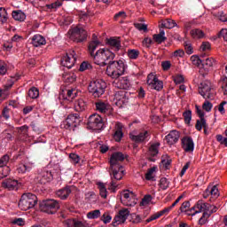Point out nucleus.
Returning a JSON list of instances; mask_svg holds the SVG:
<instances>
[{"label":"nucleus","mask_w":227,"mask_h":227,"mask_svg":"<svg viewBox=\"0 0 227 227\" xmlns=\"http://www.w3.org/2000/svg\"><path fill=\"white\" fill-rule=\"evenodd\" d=\"M171 210H173L172 206H170L168 207H165L161 211H159V212L153 214V215H151L149 218H147L145 220V223H152V221H155L156 219H159V217H161V215H164L165 214L166 215L169 214V212H171Z\"/></svg>","instance_id":"obj_23"},{"label":"nucleus","mask_w":227,"mask_h":227,"mask_svg":"<svg viewBox=\"0 0 227 227\" xmlns=\"http://www.w3.org/2000/svg\"><path fill=\"white\" fill-rule=\"evenodd\" d=\"M98 187L101 198H107V188H106V184L104 183H98Z\"/></svg>","instance_id":"obj_45"},{"label":"nucleus","mask_w":227,"mask_h":227,"mask_svg":"<svg viewBox=\"0 0 227 227\" xmlns=\"http://www.w3.org/2000/svg\"><path fill=\"white\" fill-rule=\"evenodd\" d=\"M159 148H160V143L155 142L149 146L148 153L151 157H157L159 154Z\"/></svg>","instance_id":"obj_32"},{"label":"nucleus","mask_w":227,"mask_h":227,"mask_svg":"<svg viewBox=\"0 0 227 227\" xmlns=\"http://www.w3.org/2000/svg\"><path fill=\"white\" fill-rule=\"evenodd\" d=\"M2 185L4 189H8V191H17L19 181L15 179H7L2 183Z\"/></svg>","instance_id":"obj_26"},{"label":"nucleus","mask_w":227,"mask_h":227,"mask_svg":"<svg viewBox=\"0 0 227 227\" xmlns=\"http://www.w3.org/2000/svg\"><path fill=\"white\" fill-rule=\"evenodd\" d=\"M212 212H204L202 216L199 219V224L200 226H203V224H207V223H208V218L210 217V215H212Z\"/></svg>","instance_id":"obj_41"},{"label":"nucleus","mask_w":227,"mask_h":227,"mask_svg":"<svg viewBox=\"0 0 227 227\" xmlns=\"http://www.w3.org/2000/svg\"><path fill=\"white\" fill-rule=\"evenodd\" d=\"M115 133L114 135V139L117 142L120 143L121 141V137H123V131L121 129H123V124L117 122L115 125Z\"/></svg>","instance_id":"obj_30"},{"label":"nucleus","mask_w":227,"mask_h":227,"mask_svg":"<svg viewBox=\"0 0 227 227\" xmlns=\"http://www.w3.org/2000/svg\"><path fill=\"white\" fill-rule=\"evenodd\" d=\"M37 203L36 195L33 193H24L19 202V207L20 210H29L35 208Z\"/></svg>","instance_id":"obj_4"},{"label":"nucleus","mask_w":227,"mask_h":227,"mask_svg":"<svg viewBox=\"0 0 227 227\" xmlns=\"http://www.w3.org/2000/svg\"><path fill=\"white\" fill-rule=\"evenodd\" d=\"M178 26L176 22L171 19H167L165 20H161L160 27H165L166 29H173V27H176Z\"/></svg>","instance_id":"obj_34"},{"label":"nucleus","mask_w":227,"mask_h":227,"mask_svg":"<svg viewBox=\"0 0 227 227\" xmlns=\"http://www.w3.org/2000/svg\"><path fill=\"white\" fill-rule=\"evenodd\" d=\"M106 88L107 83L102 79L92 80L88 86L89 92H90L95 98H100V97L106 93Z\"/></svg>","instance_id":"obj_3"},{"label":"nucleus","mask_w":227,"mask_h":227,"mask_svg":"<svg viewBox=\"0 0 227 227\" xmlns=\"http://www.w3.org/2000/svg\"><path fill=\"white\" fill-rule=\"evenodd\" d=\"M152 200H153L152 195L150 194L145 195V197L142 199V201L140 202V205L142 207H146V205H150V202L152 201Z\"/></svg>","instance_id":"obj_52"},{"label":"nucleus","mask_w":227,"mask_h":227,"mask_svg":"<svg viewBox=\"0 0 227 227\" xmlns=\"http://www.w3.org/2000/svg\"><path fill=\"white\" fill-rule=\"evenodd\" d=\"M211 45L208 42H203L202 44L200 45V51H210Z\"/></svg>","instance_id":"obj_63"},{"label":"nucleus","mask_w":227,"mask_h":227,"mask_svg":"<svg viewBox=\"0 0 227 227\" xmlns=\"http://www.w3.org/2000/svg\"><path fill=\"white\" fill-rule=\"evenodd\" d=\"M149 136L150 134L146 130L140 133H137V131H132L129 133V139L134 141V143H144V141L148 139Z\"/></svg>","instance_id":"obj_17"},{"label":"nucleus","mask_w":227,"mask_h":227,"mask_svg":"<svg viewBox=\"0 0 227 227\" xmlns=\"http://www.w3.org/2000/svg\"><path fill=\"white\" fill-rule=\"evenodd\" d=\"M114 102L117 107H123V106L129 104V93L125 90L117 91L114 95Z\"/></svg>","instance_id":"obj_14"},{"label":"nucleus","mask_w":227,"mask_h":227,"mask_svg":"<svg viewBox=\"0 0 227 227\" xmlns=\"http://www.w3.org/2000/svg\"><path fill=\"white\" fill-rule=\"evenodd\" d=\"M41 210L46 214H56L59 210V202L56 200H46L41 204Z\"/></svg>","instance_id":"obj_7"},{"label":"nucleus","mask_w":227,"mask_h":227,"mask_svg":"<svg viewBox=\"0 0 227 227\" xmlns=\"http://www.w3.org/2000/svg\"><path fill=\"white\" fill-rule=\"evenodd\" d=\"M76 221L75 219H67L64 222V224H66L67 227H75Z\"/></svg>","instance_id":"obj_61"},{"label":"nucleus","mask_w":227,"mask_h":227,"mask_svg":"<svg viewBox=\"0 0 227 227\" xmlns=\"http://www.w3.org/2000/svg\"><path fill=\"white\" fill-rule=\"evenodd\" d=\"M75 90H63L59 93V98H62L63 100H72V98H75Z\"/></svg>","instance_id":"obj_28"},{"label":"nucleus","mask_w":227,"mask_h":227,"mask_svg":"<svg viewBox=\"0 0 227 227\" xmlns=\"http://www.w3.org/2000/svg\"><path fill=\"white\" fill-rule=\"evenodd\" d=\"M47 43V41H45V37L40 35H35L32 37V44L34 47H40L42 45H45Z\"/></svg>","instance_id":"obj_31"},{"label":"nucleus","mask_w":227,"mask_h":227,"mask_svg":"<svg viewBox=\"0 0 227 227\" xmlns=\"http://www.w3.org/2000/svg\"><path fill=\"white\" fill-rule=\"evenodd\" d=\"M160 187L162 189V191H166L168 187H169V181H168V178L161 177L160 180Z\"/></svg>","instance_id":"obj_51"},{"label":"nucleus","mask_w":227,"mask_h":227,"mask_svg":"<svg viewBox=\"0 0 227 227\" xmlns=\"http://www.w3.org/2000/svg\"><path fill=\"white\" fill-rule=\"evenodd\" d=\"M106 43L114 52H118L121 49V41H120V38L112 37L107 40Z\"/></svg>","instance_id":"obj_25"},{"label":"nucleus","mask_w":227,"mask_h":227,"mask_svg":"<svg viewBox=\"0 0 227 227\" xmlns=\"http://www.w3.org/2000/svg\"><path fill=\"white\" fill-rule=\"evenodd\" d=\"M215 63V59H214V58H207L202 60V67L206 72H209Z\"/></svg>","instance_id":"obj_36"},{"label":"nucleus","mask_w":227,"mask_h":227,"mask_svg":"<svg viewBox=\"0 0 227 227\" xmlns=\"http://www.w3.org/2000/svg\"><path fill=\"white\" fill-rule=\"evenodd\" d=\"M86 101L84 99H78L74 103V111L77 113H82V111H86Z\"/></svg>","instance_id":"obj_37"},{"label":"nucleus","mask_w":227,"mask_h":227,"mask_svg":"<svg viewBox=\"0 0 227 227\" xmlns=\"http://www.w3.org/2000/svg\"><path fill=\"white\" fill-rule=\"evenodd\" d=\"M96 109L98 113H107V111H109V104L98 101L96 103Z\"/></svg>","instance_id":"obj_38"},{"label":"nucleus","mask_w":227,"mask_h":227,"mask_svg":"<svg viewBox=\"0 0 227 227\" xmlns=\"http://www.w3.org/2000/svg\"><path fill=\"white\" fill-rule=\"evenodd\" d=\"M190 35L194 40H201V38H205V32L199 28L192 29Z\"/></svg>","instance_id":"obj_35"},{"label":"nucleus","mask_w":227,"mask_h":227,"mask_svg":"<svg viewBox=\"0 0 227 227\" xmlns=\"http://www.w3.org/2000/svg\"><path fill=\"white\" fill-rule=\"evenodd\" d=\"M81 121L79 114H69L67 118L60 124L61 129H72V127H77V124Z\"/></svg>","instance_id":"obj_13"},{"label":"nucleus","mask_w":227,"mask_h":227,"mask_svg":"<svg viewBox=\"0 0 227 227\" xmlns=\"http://www.w3.org/2000/svg\"><path fill=\"white\" fill-rule=\"evenodd\" d=\"M195 128L197 130H202L204 129V132H207V121L205 118L198 120Z\"/></svg>","instance_id":"obj_42"},{"label":"nucleus","mask_w":227,"mask_h":227,"mask_svg":"<svg viewBox=\"0 0 227 227\" xmlns=\"http://www.w3.org/2000/svg\"><path fill=\"white\" fill-rule=\"evenodd\" d=\"M77 76L74 73H66L63 74V81L64 82H75Z\"/></svg>","instance_id":"obj_40"},{"label":"nucleus","mask_w":227,"mask_h":227,"mask_svg":"<svg viewBox=\"0 0 227 227\" xmlns=\"http://www.w3.org/2000/svg\"><path fill=\"white\" fill-rule=\"evenodd\" d=\"M74 186H67L57 191L56 194L60 200H67V198H68L70 194H72V191H74Z\"/></svg>","instance_id":"obj_24"},{"label":"nucleus","mask_w":227,"mask_h":227,"mask_svg":"<svg viewBox=\"0 0 227 227\" xmlns=\"http://www.w3.org/2000/svg\"><path fill=\"white\" fill-rule=\"evenodd\" d=\"M35 168V163L33 162H27L25 164H20L18 166L17 171L18 173H20L21 175H24V173H27L28 171H31Z\"/></svg>","instance_id":"obj_29"},{"label":"nucleus","mask_w":227,"mask_h":227,"mask_svg":"<svg viewBox=\"0 0 227 227\" xmlns=\"http://www.w3.org/2000/svg\"><path fill=\"white\" fill-rule=\"evenodd\" d=\"M184 56H185V51L182 49L176 50L172 53V58H184Z\"/></svg>","instance_id":"obj_59"},{"label":"nucleus","mask_w":227,"mask_h":227,"mask_svg":"<svg viewBox=\"0 0 227 227\" xmlns=\"http://www.w3.org/2000/svg\"><path fill=\"white\" fill-rule=\"evenodd\" d=\"M88 219H98L100 217V210L96 209L87 214Z\"/></svg>","instance_id":"obj_49"},{"label":"nucleus","mask_w":227,"mask_h":227,"mask_svg":"<svg viewBox=\"0 0 227 227\" xmlns=\"http://www.w3.org/2000/svg\"><path fill=\"white\" fill-rule=\"evenodd\" d=\"M184 81V75L182 74H176V76H174V82H176V84H182Z\"/></svg>","instance_id":"obj_62"},{"label":"nucleus","mask_w":227,"mask_h":227,"mask_svg":"<svg viewBox=\"0 0 227 227\" xmlns=\"http://www.w3.org/2000/svg\"><path fill=\"white\" fill-rule=\"evenodd\" d=\"M128 58L129 59H137L139 58V51L137 50H128Z\"/></svg>","instance_id":"obj_48"},{"label":"nucleus","mask_w":227,"mask_h":227,"mask_svg":"<svg viewBox=\"0 0 227 227\" xmlns=\"http://www.w3.org/2000/svg\"><path fill=\"white\" fill-rule=\"evenodd\" d=\"M129 215H130V211L129 208L121 209L118 214L114 218L113 226H119V224H123L127 221Z\"/></svg>","instance_id":"obj_15"},{"label":"nucleus","mask_w":227,"mask_h":227,"mask_svg":"<svg viewBox=\"0 0 227 227\" xmlns=\"http://www.w3.org/2000/svg\"><path fill=\"white\" fill-rule=\"evenodd\" d=\"M223 95H227V77H223L220 81Z\"/></svg>","instance_id":"obj_58"},{"label":"nucleus","mask_w":227,"mask_h":227,"mask_svg":"<svg viewBox=\"0 0 227 227\" xmlns=\"http://www.w3.org/2000/svg\"><path fill=\"white\" fill-rule=\"evenodd\" d=\"M8 162H10V156H8L7 154L0 158V173L4 176H8L10 173V168L8 167H5V168H4V166L8 164Z\"/></svg>","instance_id":"obj_19"},{"label":"nucleus","mask_w":227,"mask_h":227,"mask_svg":"<svg viewBox=\"0 0 227 227\" xmlns=\"http://www.w3.org/2000/svg\"><path fill=\"white\" fill-rule=\"evenodd\" d=\"M110 176H111V187L112 189H116L117 185L114 180H121L125 176V168L121 165H117L115 167L110 166Z\"/></svg>","instance_id":"obj_6"},{"label":"nucleus","mask_w":227,"mask_h":227,"mask_svg":"<svg viewBox=\"0 0 227 227\" xmlns=\"http://www.w3.org/2000/svg\"><path fill=\"white\" fill-rule=\"evenodd\" d=\"M103 127L104 121L98 114H94L89 117L88 129H90V130H100Z\"/></svg>","instance_id":"obj_10"},{"label":"nucleus","mask_w":227,"mask_h":227,"mask_svg":"<svg viewBox=\"0 0 227 227\" xmlns=\"http://www.w3.org/2000/svg\"><path fill=\"white\" fill-rule=\"evenodd\" d=\"M193 210H195V213L197 214H201V212H203V214H205V212L215 213L217 212V207L210 205L203 200H198L193 206Z\"/></svg>","instance_id":"obj_9"},{"label":"nucleus","mask_w":227,"mask_h":227,"mask_svg":"<svg viewBox=\"0 0 227 227\" xmlns=\"http://www.w3.org/2000/svg\"><path fill=\"white\" fill-rule=\"evenodd\" d=\"M183 148L184 152H194V142L191 137H184L182 139Z\"/></svg>","instance_id":"obj_27"},{"label":"nucleus","mask_w":227,"mask_h":227,"mask_svg":"<svg viewBox=\"0 0 227 227\" xmlns=\"http://www.w3.org/2000/svg\"><path fill=\"white\" fill-rule=\"evenodd\" d=\"M191 61L192 65H195V67H200V65H203V60L200 59V57L193 55L191 57Z\"/></svg>","instance_id":"obj_54"},{"label":"nucleus","mask_w":227,"mask_h":227,"mask_svg":"<svg viewBox=\"0 0 227 227\" xmlns=\"http://www.w3.org/2000/svg\"><path fill=\"white\" fill-rule=\"evenodd\" d=\"M199 93L203 98L213 100L214 91H212V83L210 82H204L200 84Z\"/></svg>","instance_id":"obj_11"},{"label":"nucleus","mask_w":227,"mask_h":227,"mask_svg":"<svg viewBox=\"0 0 227 227\" xmlns=\"http://www.w3.org/2000/svg\"><path fill=\"white\" fill-rule=\"evenodd\" d=\"M125 159H127V155L123 154L122 153H114L110 157V166H121L120 162H123Z\"/></svg>","instance_id":"obj_18"},{"label":"nucleus","mask_w":227,"mask_h":227,"mask_svg":"<svg viewBox=\"0 0 227 227\" xmlns=\"http://www.w3.org/2000/svg\"><path fill=\"white\" fill-rule=\"evenodd\" d=\"M153 40L156 42V43H162V42H166V32H164V29H160L159 34H154L153 35Z\"/></svg>","instance_id":"obj_33"},{"label":"nucleus","mask_w":227,"mask_h":227,"mask_svg":"<svg viewBox=\"0 0 227 227\" xmlns=\"http://www.w3.org/2000/svg\"><path fill=\"white\" fill-rule=\"evenodd\" d=\"M155 171H157L156 167L151 168L145 174V180H153L155 178Z\"/></svg>","instance_id":"obj_47"},{"label":"nucleus","mask_w":227,"mask_h":227,"mask_svg":"<svg viewBox=\"0 0 227 227\" xmlns=\"http://www.w3.org/2000/svg\"><path fill=\"white\" fill-rule=\"evenodd\" d=\"M94 63L99 67H106L113 62L116 55L107 48L99 49L94 55Z\"/></svg>","instance_id":"obj_2"},{"label":"nucleus","mask_w":227,"mask_h":227,"mask_svg":"<svg viewBox=\"0 0 227 227\" xmlns=\"http://www.w3.org/2000/svg\"><path fill=\"white\" fill-rule=\"evenodd\" d=\"M114 86L119 90H129L130 88V80L127 76L121 77L114 82Z\"/></svg>","instance_id":"obj_21"},{"label":"nucleus","mask_w":227,"mask_h":227,"mask_svg":"<svg viewBox=\"0 0 227 227\" xmlns=\"http://www.w3.org/2000/svg\"><path fill=\"white\" fill-rule=\"evenodd\" d=\"M121 201L125 207H134L137 203V197L133 192L125 190L121 193Z\"/></svg>","instance_id":"obj_8"},{"label":"nucleus","mask_w":227,"mask_h":227,"mask_svg":"<svg viewBox=\"0 0 227 227\" xmlns=\"http://www.w3.org/2000/svg\"><path fill=\"white\" fill-rule=\"evenodd\" d=\"M69 159H71V160H72V162H74V164H78L79 160H81V158L79 157V155H77L75 153H70Z\"/></svg>","instance_id":"obj_60"},{"label":"nucleus","mask_w":227,"mask_h":227,"mask_svg":"<svg viewBox=\"0 0 227 227\" xmlns=\"http://www.w3.org/2000/svg\"><path fill=\"white\" fill-rule=\"evenodd\" d=\"M112 219H113V216H111V215H109V213H105L101 217V221H103V223L105 224H109V223H111Z\"/></svg>","instance_id":"obj_56"},{"label":"nucleus","mask_w":227,"mask_h":227,"mask_svg":"<svg viewBox=\"0 0 227 227\" xmlns=\"http://www.w3.org/2000/svg\"><path fill=\"white\" fill-rule=\"evenodd\" d=\"M126 70L127 65L125 64V60H112V62L107 65L106 73L108 77H111V79H119L123 75V74H125Z\"/></svg>","instance_id":"obj_1"},{"label":"nucleus","mask_w":227,"mask_h":227,"mask_svg":"<svg viewBox=\"0 0 227 227\" xmlns=\"http://www.w3.org/2000/svg\"><path fill=\"white\" fill-rule=\"evenodd\" d=\"M147 84L151 90H156V91H160L164 87L162 81H160L159 78H157V75L153 73L147 75Z\"/></svg>","instance_id":"obj_12"},{"label":"nucleus","mask_w":227,"mask_h":227,"mask_svg":"<svg viewBox=\"0 0 227 227\" xmlns=\"http://www.w3.org/2000/svg\"><path fill=\"white\" fill-rule=\"evenodd\" d=\"M18 78L12 77L7 80V82L4 84V89L5 90H10L13 84H15V81H17Z\"/></svg>","instance_id":"obj_57"},{"label":"nucleus","mask_w":227,"mask_h":227,"mask_svg":"<svg viewBox=\"0 0 227 227\" xmlns=\"http://www.w3.org/2000/svg\"><path fill=\"white\" fill-rule=\"evenodd\" d=\"M77 58L75 57V51H70L64 56L61 59V65L62 67H65L66 68H72L74 65H75Z\"/></svg>","instance_id":"obj_16"},{"label":"nucleus","mask_w":227,"mask_h":227,"mask_svg":"<svg viewBox=\"0 0 227 227\" xmlns=\"http://www.w3.org/2000/svg\"><path fill=\"white\" fill-rule=\"evenodd\" d=\"M68 35L70 40L77 43L84 42V40L88 38V33L82 28V27L80 26L71 27V29L68 31Z\"/></svg>","instance_id":"obj_5"},{"label":"nucleus","mask_w":227,"mask_h":227,"mask_svg":"<svg viewBox=\"0 0 227 227\" xmlns=\"http://www.w3.org/2000/svg\"><path fill=\"white\" fill-rule=\"evenodd\" d=\"M12 18L19 22H24L26 20V14L22 11H14L12 12Z\"/></svg>","instance_id":"obj_39"},{"label":"nucleus","mask_w":227,"mask_h":227,"mask_svg":"<svg viewBox=\"0 0 227 227\" xmlns=\"http://www.w3.org/2000/svg\"><path fill=\"white\" fill-rule=\"evenodd\" d=\"M0 22L2 24H6V22H8V12L4 7H0Z\"/></svg>","instance_id":"obj_43"},{"label":"nucleus","mask_w":227,"mask_h":227,"mask_svg":"<svg viewBox=\"0 0 227 227\" xmlns=\"http://www.w3.org/2000/svg\"><path fill=\"white\" fill-rule=\"evenodd\" d=\"M100 45V42L94 40L89 44V52L90 56H95L94 52L97 51V47Z\"/></svg>","instance_id":"obj_44"},{"label":"nucleus","mask_w":227,"mask_h":227,"mask_svg":"<svg viewBox=\"0 0 227 227\" xmlns=\"http://www.w3.org/2000/svg\"><path fill=\"white\" fill-rule=\"evenodd\" d=\"M220 38H223L224 42H227V29L223 28L219 34Z\"/></svg>","instance_id":"obj_64"},{"label":"nucleus","mask_w":227,"mask_h":227,"mask_svg":"<svg viewBox=\"0 0 227 227\" xmlns=\"http://www.w3.org/2000/svg\"><path fill=\"white\" fill-rule=\"evenodd\" d=\"M178 139H180V133H178V131H176V130L170 131L165 137V141H167L168 145H169L170 146L172 145H175L176 143H177Z\"/></svg>","instance_id":"obj_20"},{"label":"nucleus","mask_w":227,"mask_h":227,"mask_svg":"<svg viewBox=\"0 0 227 227\" xmlns=\"http://www.w3.org/2000/svg\"><path fill=\"white\" fill-rule=\"evenodd\" d=\"M183 116L184 118V122L187 123V125H189V123H191V120H192V112L190 110L185 111L183 114Z\"/></svg>","instance_id":"obj_53"},{"label":"nucleus","mask_w":227,"mask_h":227,"mask_svg":"<svg viewBox=\"0 0 227 227\" xmlns=\"http://www.w3.org/2000/svg\"><path fill=\"white\" fill-rule=\"evenodd\" d=\"M114 20H125L127 19V12L121 11L114 15Z\"/></svg>","instance_id":"obj_55"},{"label":"nucleus","mask_w":227,"mask_h":227,"mask_svg":"<svg viewBox=\"0 0 227 227\" xmlns=\"http://www.w3.org/2000/svg\"><path fill=\"white\" fill-rule=\"evenodd\" d=\"M40 92L36 87H33L28 90L29 98H38Z\"/></svg>","instance_id":"obj_46"},{"label":"nucleus","mask_w":227,"mask_h":227,"mask_svg":"<svg viewBox=\"0 0 227 227\" xmlns=\"http://www.w3.org/2000/svg\"><path fill=\"white\" fill-rule=\"evenodd\" d=\"M208 196H211L215 200L219 198V189L216 185L208 186L203 193V198L207 199Z\"/></svg>","instance_id":"obj_22"},{"label":"nucleus","mask_w":227,"mask_h":227,"mask_svg":"<svg viewBox=\"0 0 227 227\" xmlns=\"http://www.w3.org/2000/svg\"><path fill=\"white\" fill-rule=\"evenodd\" d=\"M42 176V184H45V182H51V180H52V174L50 171L43 172Z\"/></svg>","instance_id":"obj_50"}]
</instances>
